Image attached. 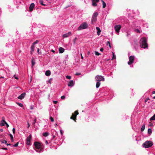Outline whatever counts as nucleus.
Listing matches in <instances>:
<instances>
[{
    "instance_id": "nucleus-24",
    "label": "nucleus",
    "mask_w": 155,
    "mask_h": 155,
    "mask_svg": "<svg viewBox=\"0 0 155 155\" xmlns=\"http://www.w3.org/2000/svg\"><path fill=\"white\" fill-rule=\"evenodd\" d=\"M101 84V83L99 82H97L96 84V87L97 88H98Z\"/></svg>"
},
{
    "instance_id": "nucleus-37",
    "label": "nucleus",
    "mask_w": 155,
    "mask_h": 155,
    "mask_svg": "<svg viewBox=\"0 0 155 155\" xmlns=\"http://www.w3.org/2000/svg\"><path fill=\"white\" fill-rule=\"evenodd\" d=\"M19 143L18 142L16 143L13 146L15 147H17L18 146Z\"/></svg>"
},
{
    "instance_id": "nucleus-38",
    "label": "nucleus",
    "mask_w": 155,
    "mask_h": 155,
    "mask_svg": "<svg viewBox=\"0 0 155 155\" xmlns=\"http://www.w3.org/2000/svg\"><path fill=\"white\" fill-rule=\"evenodd\" d=\"M95 54L97 55H99L100 54L97 51H95Z\"/></svg>"
},
{
    "instance_id": "nucleus-3",
    "label": "nucleus",
    "mask_w": 155,
    "mask_h": 155,
    "mask_svg": "<svg viewBox=\"0 0 155 155\" xmlns=\"http://www.w3.org/2000/svg\"><path fill=\"white\" fill-rule=\"evenodd\" d=\"M153 145V142L150 141H147L143 143V146L145 148H148L151 147Z\"/></svg>"
},
{
    "instance_id": "nucleus-49",
    "label": "nucleus",
    "mask_w": 155,
    "mask_h": 155,
    "mask_svg": "<svg viewBox=\"0 0 155 155\" xmlns=\"http://www.w3.org/2000/svg\"><path fill=\"white\" fill-rule=\"evenodd\" d=\"M36 118H35L34 120V122L33 123V124H35L36 123Z\"/></svg>"
},
{
    "instance_id": "nucleus-57",
    "label": "nucleus",
    "mask_w": 155,
    "mask_h": 155,
    "mask_svg": "<svg viewBox=\"0 0 155 155\" xmlns=\"http://www.w3.org/2000/svg\"><path fill=\"white\" fill-rule=\"evenodd\" d=\"M6 145H7V146H8V145H11V144L10 143H6Z\"/></svg>"
},
{
    "instance_id": "nucleus-2",
    "label": "nucleus",
    "mask_w": 155,
    "mask_h": 155,
    "mask_svg": "<svg viewBox=\"0 0 155 155\" xmlns=\"http://www.w3.org/2000/svg\"><path fill=\"white\" fill-rule=\"evenodd\" d=\"M35 147L37 149H40V152L41 151L43 150L44 147L42 143H40L38 142H35L34 143Z\"/></svg>"
},
{
    "instance_id": "nucleus-15",
    "label": "nucleus",
    "mask_w": 155,
    "mask_h": 155,
    "mask_svg": "<svg viewBox=\"0 0 155 155\" xmlns=\"http://www.w3.org/2000/svg\"><path fill=\"white\" fill-rule=\"evenodd\" d=\"M96 29L97 31V35H99L100 34V33L101 31V30L99 28L97 27H96Z\"/></svg>"
},
{
    "instance_id": "nucleus-14",
    "label": "nucleus",
    "mask_w": 155,
    "mask_h": 155,
    "mask_svg": "<svg viewBox=\"0 0 155 155\" xmlns=\"http://www.w3.org/2000/svg\"><path fill=\"white\" fill-rule=\"evenodd\" d=\"M74 85V83L73 80L70 81L68 84V85L69 87H72Z\"/></svg>"
},
{
    "instance_id": "nucleus-21",
    "label": "nucleus",
    "mask_w": 155,
    "mask_h": 155,
    "mask_svg": "<svg viewBox=\"0 0 155 155\" xmlns=\"http://www.w3.org/2000/svg\"><path fill=\"white\" fill-rule=\"evenodd\" d=\"M101 1L103 3V8H105L106 6V3L104 2V1L103 0H101Z\"/></svg>"
},
{
    "instance_id": "nucleus-30",
    "label": "nucleus",
    "mask_w": 155,
    "mask_h": 155,
    "mask_svg": "<svg viewBox=\"0 0 155 155\" xmlns=\"http://www.w3.org/2000/svg\"><path fill=\"white\" fill-rule=\"evenodd\" d=\"M2 121L4 122L5 123V124L6 125V127H9V125L7 123L5 120H2Z\"/></svg>"
},
{
    "instance_id": "nucleus-39",
    "label": "nucleus",
    "mask_w": 155,
    "mask_h": 155,
    "mask_svg": "<svg viewBox=\"0 0 155 155\" xmlns=\"http://www.w3.org/2000/svg\"><path fill=\"white\" fill-rule=\"evenodd\" d=\"M50 119L51 121L53 122L54 121V119L52 117H50Z\"/></svg>"
},
{
    "instance_id": "nucleus-51",
    "label": "nucleus",
    "mask_w": 155,
    "mask_h": 155,
    "mask_svg": "<svg viewBox=\"0 0 155 155\" xmlns=\"http://www.w3.org/2000/svg\"><path fill=\"white\" fill-rule=\"evenodd\" d=\"M104 50V48H101V49H100V51H102V52Z\"/></svg>"
},
{
    "instance_id": "nucleus-61",
    "label": "nucleus",
    "mask_w": 155,
    "mask_h": 155,
    "mask_svg": "<svg viewBox=\"0 0 155 155\" xmlns=\"http://www.w3.org/2000/svg\"><path fill=\"white\" fill-rule=\"evenodd\" d=\"M2 120H4L5 119V117H2Z\"/></svg>"
},
{
    "instance_id": "nucleus-44",
    "label": "nucleus",
    "mask_w": 155,
    "mask_h": 155,
    "mask_svg": "<svg viewBox=\"0 0 155 155\" xmlns=\"http://www.w3.org/2000/svg\"><path fill=\"white\" fill-rule=\"evenodd\" d=\"M75 75H81V73H76L75 74Z\"/></svg>"
},
{
    "instance_id": "nucleus-55",
    "label": "nucleus",
    "mask_w": 155,
    "mask_h": 155,
    "mask_svg": "<svg viewBox=\"0 0 155 155\" xmlns=\"http://www.w3.org/2000/svg\"><path fill=\"white\" fill-rule=\"evenodd\" d=\"M60 133H61V135H62L63 134V133L62 131V130H60Z\"/></svg>"
},
{
    "instance_id": "nucleus-29",
    "label": "nucleus",
    "mask_w": 155,
    "mask_h": 155,
    "mask_svg": "<svg viewBox=\"0 0 155 155\" xmlns=\"http://www.w3.org/2000/svg\"><path fill=\"white\" fill-rule=\"evenodd\" d=\"M98 15V13L97 12H95L93 15L92 16L97 17Z\"/></svg>"
},
{
    "instance_id": "nucleus-36",
    "label": "nucleus",
    "mask_w": 155,
    "mask_h": 155,
    "mask_svg": "<svg viewBox=\"0 0 155 155\" xmlns=\"http://www.w3.org/2000/svg\"><path fill=\"white\" fill-rule=\"evenodd\" d=\"M77 39V38L76 37L75 38H74V39L73 40V43L74 44H75V43H76V40Z\"/></svg>"
},
{
    "instance_id": "nucleus-58",
    "label": "nucleus",
    "mask_w": 155,
    "mask_h": 155,
    "mask_svg": "<svg viewBox=\"0 0 155 155\" xmlns=\"http://www.w3.org/2000/svg\"><path fill=\"white\" fill-rule=\"evenodd\" d=\"M57 126H58L57 124H55V127H56Z\"/></svg>"
},
{
    "instance_id": "nucleus-19",
    "label": "nucleus",
    "mask_w": 155,
    "mask_h": 155,
    "mask_svg": "<svg viewBox=\"0 0 155 155\" xmlns=\"http://www.w3.org/2000/svg\"><path fill=\"white\" fill-rule=\"evenodd\" d=\"M97 20V17L92 16L91 19V22L93 23V22H95Z\"/></svg>"
},
{
    "instance_id": "nucleus-17",
    "label": "nucleus",
    "mask_w": 155,
    "mask_h": 155,
    "mask_svg": "<svg viewBox=\"0 0 155 155\" xmlns=\"http://www.w3.org/2000/svg\"><path fill=\"white\" fill-rule=\"evenodd\" d=\"M35 48V45L33 44H32V45L31 47V54H32V52H33L34 51Z\"/></svg>"
},
{
    "instance_id": "nucleus-64",
    "label": "nucleus",
    "mask_w": 155,
    "mask_h": 155,
    "mask_svg": "<svg viewBox=\"0 0 155 155\" xmlns=\"http://www.w3.org/2000/svg\"><path fill=\"white\" fill-rule=\"evenodd\" d=\"M152 93H153V94H155V91H153V92Z\"/></svg>"
},
{
    "instance_id": "nucleus-35",
    "label": "nucleus",
    "mask_w": 155,
    "mask_h": 155,
    "mask_svg": "<svg viewBox=\"0 0 155 155\" xmlns=\"http://www.w3.org/2000/svg\"><path fill=\"white\" fill-rule=\"evenodd\" d=\"M66 78L68 79H70L71 78V77L70 76L67 75L66 76Z\"/></svg>"
},
{
    "instance_id": "nucleus-13",
    "label": "nucleus",
    "mask_w": 155,
    "mask_h": 155,
    "mask_svg": "<svg viewBox=\"0 0 155 155\" xmlns=\"http://www.w3.org/2000/svg\"><path fill=\"white\" fill-rule=\"evenodd\" d=\"M35 7V4L33 3H32L30 4L29 6V10L30 11H31L33 10V8Z\"/></svg>"
},
{
    "instance_id": "nucleus-9",
    "label": "nucleus",
    "mask_w": 155,
    "mask_h": 155,
    "mask_svg": "<svg viewBox=\"0 0 155 155\" xmlns=\"http://www.w3.org/2000/svg\"><path fill=\"white\" fill-rule=\"evenodd\" d=\"M31 136L30 135L27 138V144L28 145H31Z\"/></svg>"
},
{
    "instance_id": "nucleus-8",
    "label": "nucleus",
    "mask_w": 155,
    "mask_h": 155,
    "mask_svg": "<svg viewBox=\"0 0 155 155\" xmlns=\"http://www.w3.org/2000/svg\"><path fill=\"white\" fill-rule=\"evenodd\" d=\"M121 28V26L120 25H116L114 27V29L117 32H119Z\"/></svg>"
},
{
    "instance_id": "nucleus-63",
    "label": "nucleus",
    "mask_w": 155,
    "mask_h": 155,
    "mask_svg": "<svg viewBox=\"0 0 155 155\" xmlns=\"http://www.w3.org/2000/svg\"><path fill=\"white\" fill-rule=\"evenodd\" d=\"M0 131H1V132H2V131H3V129H0Z\"/></svg>"
},
{
    "instance_id": "nucleus-1",
    "label": "nucleus",
    "mask_w": 155,
    "mask_h": 155,
    "mask_svg": "<svg viewBox=\"0 0 155 155\" xmlns=\"http://www.w3.org/2000/svg\"><path fill=\"white\" fill-rule=\"evenodd\" d=\"M140 47L144 49L148 48V46L147 43V41L145 38H142L140 42Z\"/></svg>"
},
{
    "instance_id": "nucleus-53",
    "label": "nucleus",
    "mask_w": 155,
    "mask_h": 155,
    "mask_svg": "<svg viewBox=\"0 0 155 155\" xmlns=\"http://www.w3.org/2000/svg\"><path fill=\"white\" fill-rule=\"evenodd\" d=\"M39 48H38V49H37V51L38 53V54H39Z\"/></svg>"
},
{
    "instance_id": "nucleus-45",
    "label": "nucleus",
    "mask_w": 155,
    "mask_h": 155,
    "mask_svg": "<svg viewBox=\"0 0 155 155\" xmlns=\"http://www.w3.org/2000/svg\"><path fill=\"white\" fill-rule=\"evenodd\" d=\"M12 132L14 134L15 132V128H13L12 129Z\"/></svg>"
},
{
    "instance_id": "nucleus-33",
    "label": "nucleus",
    "mask_w": 155,
    "mask_h": 155,
    "mask_svg": "<svg viewBox=\"0 0 155 155\" xmlns=\"http://www.w3.org/2000/svg\"><path fill=\"white\" fill-rule=\"evenodd\" d=\"M2 143H5L6 144L7 143V141L5 140H4L3 141L1 140Z\"/></svg>"
},
{
    "instance_id": "nucleus-27",
    "label": "nucleus",
    "mask_w": 155,
    "mask_h": 155,
    "mask_svg": "<svg viewBox=\"0 0 155 155\" xmlns=\"http://www.w3.org/2000/svg\"><path fill=\"white\" fill-rule=\"evenodd\" d=\"M5 123L2 121V120L1 121V123L0 124V125L1 126H3L5 125Z\"/></svg>"
},
{
    "instance_id": "nucleus-34",
    "label": "nucleus",
    "mask_w": 155,
    "mask_h": 155,
    "mask_svg": "<svg viewBox=\"0 0 155 155\" xmlns=\"http://www.w3.org/2000/svg\"><path fill=\"white\" fill-rule=\"evenodd\" d=\"M38 42H39V41L38 40H36L34 42L32 43V44L35 45V44H37L38 43Z\"/></svg>"
},
{
    "instance_id": "nucleus-5",
    "label": "nucleus",
    "mask_w": 155,
    "mask_h": 155,
    "mask_svg": "<svg viewBox=\"0 0 155 155\" xmlns=\"http://www.w3.org/2000/svg\"><path fill=\"white\" fill-rule=\"evenodd\" d=\"M79 113L78 112V110H76L74 112V114H72V116L71 117L70 119H73L74 120L75 122H76V117L77 115Z\"/></svg>"
},
{
    "instance_id": "nucleus-11",
    "label": "nucleus",
    "mask_w": 155,
    "mask_h": 155,
    "mask_svg": "<svg viewBox=\"0 0 155 155\" xmlns=\"http://www.w3.org/2000/svg\"><path fill=\"white\" fill-rule=\"evenodd\" d=\"M92 5L94 6H97L96 2H99V0H92Z\"/></svg>"
},
{
    "instance_id": "nucleus-26",
    "label": "nucleus",
    "mask_w": 155,
    "mask_h": 155,
    "mask_svg": "<svg viewBox=\"0 0 155 155\" xmlns=\"http://www.w3.org/2000/svg\"><path fill=\"white\" fill-rule=\"evenodd\" d=\"M152 132V130L150 128L148 129V133L149 134H150Z\"/></svg>"
},
{
    "instance_id": "nucleus-4",
    "label": "nucleus",
    "mask_w": 155,
    "mask_h": 155,
    "mask_svg": "<svg viewBox=\"0 0 155 155\" xmlns=\"http://www.w3.org/2000/svg\"><path fill=\"white\" fill-rule=\"evenodd\" d=\"M88 27V25L86 22H84L81 24L79 26L78 29V31L81 30L82 29H84L87 28Z\"/></svg>"
},
{
    "instance_id": "nucleus-18",
    "label": "nucleus",
    "mask_w": 155,
    "mask_h": 155,
    "mask_svg": "<svg viewBox=\"0 0 155 155\" xmlns=\"http://www.w3.org/2000/svg\"><path fill=\"white\" fill-rule=\"evenodd\" d=\"M64 49L62 47H60L59 49V51L60 53H62L64 52Z\"/></svg>"
},
{
    "instance_id": "nucleus-10",
    "label": "nucleus",
    "mask_w": 155,
    "mask_h": 155,
    "mask_svg": "<svg viewBox=\"0 0 155 155\" xmlns=\"http://www.w3.org/2000/svg\"><path fill=\"white\" fill-rule=\"evenodd\" d=\"M25 93H23L18 97V98L19 99L22 100L24 98V97L25 96Z\"/></svg>"
},
{
    "instance_id": "nucleus-42",
    "label": "nucleus",
    "mask_w": 155,
    "mask_h": 155,
    "mask_svg": "<svg viewBox=\"0 0 155 155\" xmlns=\"http://www.w3.org/2000/svg\"><path fill=\"white\" fill-rule=\"evenodd\" d=\"M16 79H18V77L16 76L15 75H14L13 76Z\"/></svg>"
},
{
    "instance_id": "nucleus-20",
    "label": "nucleus",
    "mask_w": 155,
    "mask_h": 155,
    "mask_svg": "<svg viewBox=\"0 0 155 155\" xmlns=\"http://www.w3.org/2000/svg\"><path fill=\"white\" fill-rule=\"evenodd\" d=\"M45 74L47 76H49L51 74V72L49 70L47 71L45 73Z\"/></svg>"
},
{
    "instance_id": "nucleus-46",
    "label": "nucleus",
    "mask_w": 155,
    "mask_h": 155,
    "mask_svg": "<svg viewBox=\"0 0 155 155\" xmlns=\"http://www.w3.org/2000/svg\"><path fill=\"white\" fill-rule=\"evenodd\" d=\"M113 56L112 57V59H113L115 58V56L114 55L113 53Z\"/></svg>"
},
{
    "instance_id": "nucleus-31",
    "label": "nucleus",
    "mask_w": 155,
    "mask_h": 155,
    "mask_svg": "<svg viewBox=\"0 0 155 155\" xmlns=\"http://www.w3.org/2000/svg\"><path fill=\"white\" fill-rule=\"evenodd\" d=\"M16 104L18 105L19 106L21 107H23V104L21 103H16Z\"/></svg>"
},
{
    "instance_id": "nucleus-60",
    "label": "nucleus",
    "mask_w": 155,
    "mask_h": 155,
    "mask_svg": "<svg viewBox=\"0 0 155 155\" xmlns=\"http://www.w3.org/2000/svg\"><path fill=\"white\" fill-rule=\"evenodd\" d=\"M45 143L46 144H47L48 143V141L47 140H46L45 141Z\"/></svg>"
},
{
    "instance_id": "nucleus-47",
    "label": "nucleus",
    "mask_w": 155,
    "mask_h": 155,
    "mask_svg": "<svg viewBox=\"0 0 155 155\" xmlns=\"http://www.w3.org/2000/svg\"><path fill=\"white\" fill-rule=\"evenodd\" d=\"M153 124L152 123H151V122H150L149 126L151 127V126H153Z\"/></svg>"
},
{
    "instance_id": "nucleus-54",
    "label": "nucleus",
    "mask_w": 155,
    "mask_h": 155,
    "mask_svg": "<svg viewBox=\"0 0 155 155\" xmlns=\"http://www.w3.org/2000/svg\"><path fill=\"white\" fill-rule=\"evenodd\" d=\"M81 58L83 59V57L82 56V54L81 53Z\"/></svg>"
},
{
    "instance_id": "nucleus-22",
    "label": "nucleus",
    "mask_w": 155,
    "mask_h": 155,
    "mask_svg": "<svg viewBox=\"0 0 155 155\" xmlns=\"http://www.w3.org/2000/svg\"><path fill=\"white\" fill-rule=\"evenodd\" d=\"M155 120V114L150 118V121H152L153 120Z\"/></svg>"
},
{
    "instance_id": "nucleus-7",
    "label": "nucleus",
    "mask_w": 155,
    "mask_h": 155,
    "mask_svg": "<svg viewBox=\"0 0 155 155\" xmlns=\"http://www.w3.org/2000/svg\"><path fill=\"white\" fill-rule=\"evenodd\" d=\"M134 56H130L129 57V61L128 62L129 65H130L133 63L134 61Z\"/></svg>"
},
{
    "instance_id": "nucleus-28",
    "label": "nucleus",
    "mask_w": 155,
    "mask_h": 155,
    "mask_svg": "<svg viewBox=\"0 0 155 155\" xmlns=\"http://www.w3.org/2000/svg\"><path fill=\"white\" fill-rule=\"evenodd\" d=\"M39 2L42 5L44 6L46 5L44 4L43 3V1L42 0H40L39 1Z\"/></svg>"
},
{
    "instance_id": "nucleus-52",
    "label": "nucleus",
    "mask_w": 155,
    "mask_h": 155,
    "mask_svg": "<svg viewBox=\"0 0 155 155\" xmlns=\"http://www.w3.org/2000/svg\"><path fill=\"white\" fill-rule=\"evenodd\" d=\"M2 149L5 150H8V149L7 148H6L3 147Z\"/></svg>"
},
{
    "instance_id": "nucleus-12",
    "label": "nucleus",
    "mask_w": 155,
    "mask_h": 155,
    "mask_svg": "<svg viewBox=\"0 0 155 155\" xmlns=\"http://www.w3.org/2000/svg\"><path fill=\"white\" fill-rule=\"evenodd\" d=\"M71 32H69L68 33L64 34L63 35V37L64 38H67L71 35Z\"/></svg>"
},
{
    "instance_id": "nucleus-62",
    "label": "nucleus",
    "mask_w": 155,
    "mask_h": 155,
    "mask_svg": "<svg viewBox=\"0 0 155 155\" xmlns=\"http://www.w3.org/2000/svg\"><path fill=\"white\" fill-rule=\"evenodd\" d=\"M51 51H52V52H54V53L55 52V51H54V50H51Z\"/></svg>"
},
{
    "instance_id": "nucleus-25",
    "label": "nucleus",
    "mask_w": 155,
    "mask_h": 155,
    "mask_svg": "<svg viewBox=\"0 0 155 155\" xmlns=\"http://www.w3.org/2000/svg\"><path fill=\"white\" fill-rule=\"evenodd\" d=\"M145 124H143V125H142V126L141 128V131H143L144 129H145Z\"/></svg>"
},
{
    "instance_id": "nucleus-23",
    "label": "nucleus",
    "mask_w": 155,
    "mask_h": 155,
    "mask_svg": "<svg viewBox=\"0 0 155 155\" xmlns=\"http://www.w3.org/2000/svg\"><path fill=\"white\" fill-rule=\"evenodd\" d=\"M49 133L48 132H45L43 133V135L45 137H46L49 135Z\"/></svg>"
},
{
    "instance_id": "nucleus-40",
    "label": "nucleus",
    "mask_w": 155,
    "mask_h": 155,
    "mask_svg": "<svg viewBox=\"0 0 155 155\" xmlns=\"http://www.w3.org/2000/svg\"><path fill=\"white\" fill-rule=\"evenodd\" d=\"M135 31L137 33H140V30L138 29H136L135 30Z\"/></svg>"
},
{
    "instance_id": "nucleus-59",
    "label": "nucleus",
    "mask_w": 155,
    "mask_h": 155,
    "mask_svg": "<svg viewBox=\"0 0 155 155\" xmlns=\"http://www.w3.org/2000/svg\"><path fill=\"white\" fill-rule=\"evenodd\" d=\"M55 136L54 135L53 136V139L55 138Z\"/></svg>"
},
{
    "instance_id": "nucleus-32",
    "label": "nucleus",
    "mask_w": 155,
    "mask_h": 155,
    "mask_svg": "<svg viewBox=\"0 0 155 155\" xmlns=\"http://www.w3.org/2000/svg\"><path fill=\"white\" fill-rule=\"evenodd\" d=\"M107 45H108L109 46L110 48H111V45H110V42L109 41H107Z\"/></svg>"
},
{
    "instance_id": "nucleus-16",
    "label": "nucleus",
    "mask_w": 155,
    "mask_h": 155,
    "mask_svg": "<svg viewBox=\"0 0 155 155\" xmlns=\"http://www.w3.org/2000/svg\"><path fill=\"white\" fill-rule=\"evenodd\" d=\"M35 64V61L34 58H33L31 59V67H33Z\"/></svg>"
},
{
    "instance_id": "nucleus-50",
    "label": "nucleus",
    "mask_w": 155,
    "mask_h": 155,
    "mask_svg": "<svg viewBox=\"0 0 155 155\" xmlns=\"http://www.w3.org/2000/svg\"><path fill=\"white\" fill-rule=\"evenodd\" d=\"M53 102L55 104H57L58 103V101H53Z\"/></svg>"
},
{
    "instance_id": "nucleus-48",
    "label": "nucleus",
    "mask_w": 155,
    "mask_h": 155,
    "mask_svg": "<svg viewBox=\"0 0 155 155\" xmlns=\"http://www.w3.org/2000/svg\"><path fill=\"white\" fill-rule=\"evenodd\" d=\"M10 137L11 139H13V137L12 135L11 134H10Z\"/></svg>"
},
{
    "instance_id": "nucleus-43",
    "label": "nucleus",
    "mask_w": 155,
    "mask_h": 155,
    "mask_svg": "<svg viewBox=\"0 0 155 155\" xmlns=\"http://www.w3.org/2000/svg\"><path fill=\"white\" fill-rule=\"evenodd\" d=\"M61 98L62 100L64 99L65 98V96L64 95L62 96L61 97Z\"/></svg>"
},
{
    "instance_id": "nucleus-6",
    "label": "nucleus",
    "mask_w": 155,
    "mask_h": 155,
    "mask_svg": "<svg viewBox=\"0 0 155 155\" xmlns=\"http://www.w3.org/2000/svg\"><path fill=\"white\" fill-rule=\"evenodd\" d=\"M96 81L98 82H100L101 81H104V78L102 76L100 75H97L95 77Z\"/></svg>"
},
{
    "instance_id": "nucleus-56",
    "label": "nucleus",
    "mask_w": 155,
    "mask_h": 155,
    "mask_svg": "<svg viewBox=\"0 0 155 155\" xmlns=\"http://www.w3.org/2000/svg\"><path fill=\"white\" fill-rule=\"evenodd\" d=\"M28 127L29 128L30 127V124L28 122Z\"/></svg>"
},
{
    "instance_id": "nucleus-41",
    "label": "nucleus",
    "mask_w": 155,
    "mask_h": 155,
    "mask_svg": "<svg viewBox=\"0 0 155 155\" xmlns=\"http://www.w3.org/2000/svg\"><path fill=\"white\" fill-rule=\"evenodd\" d=\"M52 80V78H50L48 81V82H49L50 84H51V81Z\"/></svg>"
}]
</instances>
